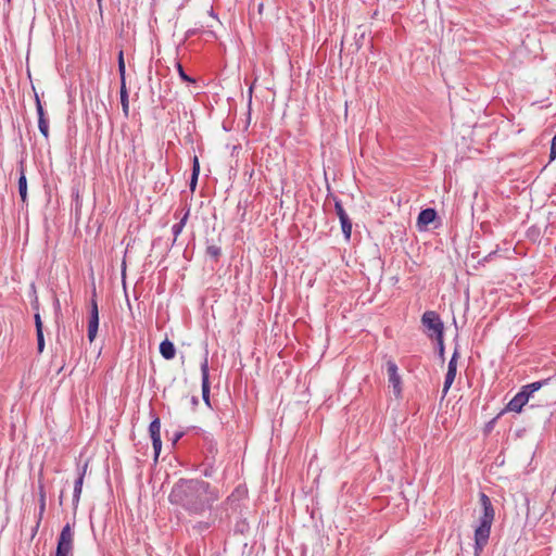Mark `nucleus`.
I'll use <instances>...</instances> for the list:
<instances>
[{
    "label": "nucleus",
    "mask_w": 556,
    "mask_h": 556,
    "mask_svg": "<svg viewBox=\"0 0 556 556\" xmlns=\"http://www.w3.org/2000/svg\"><path fill=\"white\" fill-rule=\"evenodd\" d=\"M169 502L182 507L190 515H202L218 500L210 483L200 479H179L172 488Z\"/></svg>",
    "instance_id": "obj_1"
},
{
    "label": "nucleus",
    "mask_w": 556,
    "mask_h": 556,
    "mask_svg": "<svg viewBox=\"0 0 556 556\" xmlns=\"http://www.w3.org/2000/svg\"><path fill=\"white\" fill-rule=\"evenodd\" d=\"M479 500L483 514L479 519V526L475 530V556H480L481 552L486 546L495 516L490 497L481 492Z\"/></svg>",
    "instance_id": "obj_2"
},
{
    "label": "nucleus",
    "mask_w": 556,
    "mask_h": 556,
    "mask_svg": "<svg viewBox=\"0 0 556 556\" xmlns=\"http://www.w3.org/2000/svg\"><path fill=\"white\" fill-rule=\"evenodd\" d=\"M547 380L535 381L523 386L521 390L509 401L506 406V410L520 413L522 407L528 403L530 396L541 387L546 383Z\"/></svg>",
    "instance_id": "obj_3"
},
{
    "label": "nucleus",
    "mask_w": 556,
    "mask_h": 556,
    "mask_svg": "<svg viewBox=\"0 0 556 556\" xmlns=\"http://www.w3.org/2000/svg\"><path fill=\"white\" fill-rule=\"evenodd\" d=\"M421 323L426 328L427 334L430 338L435 339L439 337H443L444 325L437 312H425L421 317Z\"/></svg>",
    "instance_id": "obj_4"
},
{
    "label": "nucleus",
    "mask_w": 556,
    "mask_h": 556,
    "mask_svg": "<svg viewBox=\"0 0 556 556\" xmlns=\"http://www.w3.org/2000/svg\"><path fill=\"white\" fill-rule=\"evenodd\" d=\"M74 547V530L70 523H66L59 535L58 546L54 556H72Z\"/></svg>",
    "instance_id": "obj_5"
},
{
    "label": "nucleus",
    "mask_w": 556,
    "mask_h": 556,
    "mask_svg": "<svg viewBox=\"0 0 556 556\" xmlns=\"http://www.w3.org/2000/svg\"><path fill=\"white\" fill-rule=\"evenodd\" d=\"M334 202V210L341 223V229L346 240H350L352 233V222L343 208L342 202L337 197H332Z\"/></svg>",
    "instance_id": "obj_6"
},
{
    "label": "nucleus",
    "mask_w": 556,
    "mask_h": 556,
    "mask_svg": "<svg viewBox=\"0 0 556 556\" xmlns=\"http://www.w3.org/2000/svg\"><path fill=\"white\" fill-rule=\"evenodd\" d=\"M387 372L390 387L393 389V393L399 397L402 393V379L399 375L397 365L393 361L387 362Z\"/></svg>",
    "instance_id": "obj_7"
},
{
    "label": "nucleus",
    "mask_w": 556,
    "mask_h": 556,
    "mask_svg": "<svg viewBox=\"0 0 556 556\" xmlns=\"http://www.w3.org/2000/svg\"><path fill=\"white\" fill-rule=\"evenodd\" d=\"M149 434L152 440V445L154 450V458L157 459L161 450H162V440H161V421L159 417H154L149 426Z\"/></svg>",
    "instance_id": "obj_8"
},
{
    "label": "nucleus",
    "mask_w": 556,
    "mask_h": 556,
    "mask_svg": "<svg viewBox=\"0 0 556 556\" xmlns=\"http://www.w3.org/2000/svg\"><path fill=\"white\" fill-rule=\"evenodd\" d=\"M98 327H99V309H98L97 301L94 299H92L91 303H90V316H89V320H88V339L90 342H92L96 339L97 332H98Z\"/></svg>",
    "instance_id": "obj_9"
},
{
    "label": "nucleus",
    "mask_w": 556,
    "mask_h": 556,
    "mask_svg": "<svg viewBox=\"0 0 556 556\" xmlns=\"http://www.w3.org/2000/svg\"><path fill=\"white\" fill-rule=\"evenodd\" d=\"M201 378H202V399L207 406H210V374H208V359L205 354L203 362L201 363Z\"/></svg>",
    "instance_id": "obj_10"
},
{
    "label": "nucleus",
    "mask_w": 556,
    "mask_h": 556,
    "mask_svg": "<svg viewBox=\"0 0 556 556\" xmlns=\"http://www.w3.org/2000/svg\"><path fill=\"white\" fill-rule=\"evenodd\" d=\"M36 111L38 115V128L41 135L48 140L49 139V119L46 116L42 103L39 96L35 93Z\"/></svg>",
    "instance_id": "obj_11"
},
{
    "label": "nucleus",
    "mask_w": 556,
    "mask_h": 556,
    "mask_svg": "<svg viewBox=\"0 0 556 556\" xmlns=\"http://www.w3.org/2000/svg\"><path fill=\"white\" fill-rule=\"evenodd\" d=\"M87 468H88L87 463L79 468L78 478L76 479L75 484H74L73 504L75 507L78 505V502L80 498L83 484H84V478H85Z\"/></svg>",
    "instance_id": "obj_12"
},
{
    "label": "nucleus",
    "mask_w": 556,
    "mask_h": 556,
    "mask_svg": "<svg viewBox=\"0 0 556 556\" xmlns=\"http://www.w3.org/2000/svg\"><path fill=\"white\" fill-rule=\"evenodd\" d=\"M35 326H36V336H37V350L38 353H42L45 350V337H43V326L39 312L34 315Z\"/></svg>",
    "instance_id": "obj_13"
},
{
    "label": "nucleus",
    "mask_w": 556,
    "mask_h": 556,
    "mask_svg": "<svg viewBox=\"0 0 556 556\" xmlns=\"http://www.w3.org/2000/svg\"><path fill=\"white\" fill-rule=\"evenodd\" d=\"M435 217L437 212L434 208H425L418 215L417 225L419 226V228H425L431 223H433Z\"/></svg>",
    "instance_id": "obj_14"
},
{
    "label": "nucleus",
    "mask_w": 556,
    "mask_h": 556,
    "mask_svg": "<svg viewBox=\"0 0 556 556\" xmlns=\"http://www.w3.org/2000/svg\"><path fill=\"white\" fill-rule=\"evenodd\" d=\"M160 353L165 359H167V361L173 359L176 354V349H175L174 343L172 341H169L168 339H165L164 341H162L160 344Z\"/></svg>",
    "instance_id": "obj_15"
},
{
    "label": "nucleus",
    "mask_w": 556,
    "mask_h": 556,
    "mask_svg": "<svg viewBox=\"0 0 556 556\" xmlns=\"http://www.w3.org/2000/svg\"><path fill=\"white\" fill-rule=\"evenodd\" d=\"M18 192L23 202L27 199V180L23 164L20 166Z\"/></svg>",
    "instance_id": "obj_16"
},
{
    "label": "nucleus",
    "mask_w": 556,
    "mask_h": 556,
    "mask_svg": "<svg viewBox=\"0 0 556 556\" xmlns=\"http://www.w3.org/2000/svg\"><path fill=\"white\" fill-rule=\"evenodd\" d=\"M119 94H121V104H122L123 113H124L125 117H128L129 100H128V91L126 88V81H121Z\"/></svg>",
    "instance_id": "obj_17"
},
{
    "label": "nucleus",
    "mask_w": 556,
    "mask_h": 556,
    "mask_svg": "<svg viewBox=\"0 0 556 556\" xmlns=\"http://www.w3.org/2000/svg\"><path fill=\"white\" fill-rule=\"evenodd\" d=\"M458 358H459V351H458V348H455L454 353L448 362L447 372L445 375L446 377H451V378L455 379L456 372H457Z\"/></svg>",
    "instance_id": "obj_18"
},
{
    "label": "nucleus",
    "mask_w": 556,
    "mask_h": 556,
    "mask_svg": "<svg viewBox=\"0 0 556 556\" xmlns=\"http://www.w3.org/2000/svg\"><path fill=\"white\" fill-rule=\"evenodd\" d=\"M39 518L36 525V529L39 527L40 520L46 509V490L41 480H39Z\"/></svg>",
    "instance_id": "obj_19"
},
{
    "label": "nucleus",
    "mask_w": 556,
    "mask_h": 556,
    "mask_svg": "<svg viewBox=\"0 0 556 556\" xmlns=\"http://www.w3.org/2000/svg\"><path fill=\"white\" fill-rule=\"evenodd\" d=\"M189 208L185 212L184 216L180 218V220L175 224L173 227H172V231H173V235H174V241H176V239L178 238V236L181 233L186 223H187V219L189 217Z\"/></svg>",
    "instance_id": "obj_20"
},
{
    "label": "nucleus",
    "mask_w": 556,
    "mask_h": 556,
    "mask_svg": "<svg viewBox=\"0 0 556 556\" xmlns=\"http://www.w3.org/2000/svg\"><path fill=\"white\" fill-rule=\"evenodd\" d=\"M222 254L220 248L217 245H207L206 255L211 257L214 262H217Z\"/></svg>",
    "instance_id": "obj_21"
},
{
    "label": "nucleus",
    "mask_w": 556,
    "mask_h": 556,
    "mask_svg": "<svg viewBox=\"0 0 556 556\" xmlns=\"http://www.w3.org/2000/svg\"><path fill=\"white\" fill-rule=\"evenodd\" d=\"M125 61H124V53L123 51H119L118 53V73L121 76V81H125Z\"/></svg>",
    "instance_id": "obj_22"
},
{
    "label": "nucleus",
    "mask_w": 556,
    "mask_h": 556,
    "mask_svg": "<svg viewBox=\"0 0 556 556\" xmlns=\"http://www.w3.org/2000/svg\"><path fill=\"white\" fill-rule=\"evenodd\" d=\"M177 71H178V74H179V77L186 81V83H194L195 80L193 78H191L190 76H188L185 71H184V67L182 65L178 62L177 63Z\"/></svg>",
    "instance_id": "obj_23"
},
{
    "label": "nucleus",
    "mask_w": 556,
    "mask_h": 556,
    "mask_svg": "<svg viewBox=\"0 0 556 556\" xmlns=\"http://www.w3.org/2000/svg\"><path fill=\"white\" fill-rule=\"evenodd\" d=\"M454 380H455L454 378L445 376V380H444V384H443V389H442L443 396H445L447 394V392H448L451 386L453 384Z\"/></svg>",
    "instance_id": "obj_24"
},
{
    "label": "nucleus",
    "mask_w": 556,
    "mask_h": 556,
    "mask_svg": "<svg viewBox=\"0 0 556 556\" xmlns=\"http://www.w3.org/2000/svg\"><path fill=\"white\" fill-rule=\"evenodd\" d=\"M438 341V348H439V356L444 361V343H443V337L435 338Z\"/></svg>",
    "instance_id": "obj_25"
},
{
    "label": "nucleus",
    "mask_w": 556,
    "mask_h": 556,
    "mask_svg": "<svg viewBox=\"0 0 556 556\" xmlns=\"http://www.w3.org/2000/svg\"><path fill=\"white\" fill-rule=\"evenodd\" d=\"M549 156L551 160L556 157V135L552 139Z\"/></svg>",
    "instance_id": "obj_26"
},
{
    "label": "nucleus",
    "mask_w": 556,
    "mask_h": 556,
    "mask_svg": "<svg viewBox=\"0 0 556 556\" xmlns=\"http://www.w3.org/2000/svg\"><path fill=\"white\" fill-rule=\"evenodd\" d=\"M200 173V164L197 156L193 157V165H192V175L199 176Z\"/></svg>",
    "instance_id": "obj_27"
},
{
    "label": "nucleus",
    "mask_w": 556,
    "mask_h": 556,
    "mask_svg": "<svg viewBox=\"0 0 556 556\" xmlns=\"http://www.w3.org/2000/svg\"><path fill=\"white\" fill-rule=\"evenodd\" d=\"M31 287H33V290H34V293H35V299L31 302V307L35 311V313H37V312H39V300H38V298L36 295L35 286L33 285Z\"/></svg>",
    "instance_id": "obj_28"
},
{
    "label": "nucleus",
    "mask_w": 556,
    "mask_h": 556,
    "mask_svg": "<svg viewBox=\"0 0 556 556\" xmlns=\"http://www.w3.org/2000/svg\"><path fill=\"white\" fill-rule=\"evenodd\" d=\"M195 529H198L199 531H204V530H207L210 528V523L207 522H198L195 526H194Z\"/></svg>",
    "instance_id": "obj_29"
},
{
    "label": "nucleus",
    "mask_w": 556,
    "mask_h": 556,
    "mask_svg": "<svg viewBox=\"0 0 556 556\" xmlns=\"http://www.w3.org/2000/svg\"><path fill=\"white\" fill-rule=\"evenodd\" d=\"M198 177L199 176H197V174L195 175L191 174V180H190V189H191V191H193L195 189Z\"/></svg>",
    "instance_id": "obj_30"
},
{
    "label": "nucleus",
    "mask_w": 556,
    "mask_h": 556,
    "mask_svg": "<svg viewBox=\"0 0 556 556\" xmlns=\"http://www.w3.org/2000/svg\"><path fill=\"white\" fill-rule=\"evenodd\" d=\"M182 437V433H177L174 438L173 444H175L180 438Z\"/></svg>",
    "instance_id": "obj_31"
},
{
    "label": "nucleus",
    "mask_w": 556,
    "mask_h": 556,
    "mask_svg": "<svg viewBox=\"0 0 556 556\" xmlns=\"http://www.w3.org/2000/svg\"><path fill=\"white\" fill-rule=\"evenodd\" d=\"M99 10L102 11V0H97Z\"/></svg>",
    "instance_id": "obj_32"
}]
</instances>
